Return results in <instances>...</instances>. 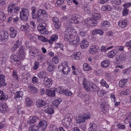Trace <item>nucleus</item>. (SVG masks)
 Segmentation results:
<instances>
[{
    "label": "nucleus",
    "instance_id": "nucleus-1",
    "mask_svg": "<svg viewBox=\"0 0 131 131\" xmlns=\"http://www.w3.org/2000/svg\"><path fill=\"white\" fill-rule=\"evenodd\" d=\"M77 32L73 27H68L65 30V39L69 42L70 45L74 46L79 44L80 41L78 37L76 36Z\"/></svg>",
    "mask_w": 131,
    "mask_h": 131
},
{
    "label": "nucleus",
    "instance_id": "nucleus-2",
    "mask_svg": "<svg viewBox=\"0 0 131 131\" xmlns=\"http://www.w3.org/2000/svg\"><path fill=\"white\" fill-rule=\"evenodd\" d=\"M19 52L18 57L15 55H12L11 56L10 58L12 60L13 59L15 62V64L16 66L20 65L21 63V61L25 58V53L23 47H21L19 49Z\"/></svg>",
    "mask_w": 131,
    "mask_h": 131
},
{
    "label": "nucleus",
    "instance_id": "nucleus-3",
    "mask_svg": "<svg viewBox=\"0 0 131 131\" xmlns=\"http://www.w3.org/2000/svg\"><path fill=\"white\" fill-rule=\"evenodd\" d=\"M12 80H14L12 83V86L15 88L19 87V85L18 84V76L17 74V71L14 70L12 72Z\"/></svg>",
    "mask_w": 131,
    "mask_h": 131
},
{
    "label": "nucleus",
    "instance_id": "nucleus-4",
    "mask_svg": "<svg viewBox=\"0 0 131 131\" xmlns=\"http://www.w3.org/2000/svg\"><path fill=\"white\" fill-rule=\"evenodd\" d=\"M85 115L84 116L77 117L76 118V122L80 124L81 123H83L85 122V121L90 119L91 117V114L90 113H88L86 114H84Z\"/></svg>",
    "mask_w": 131,
    "mask_h": 131
},
{
    "label": "nucleus",
    "instance_id": "nucleus-5",
    "mask_svg": "<svg viewBox=\"0 0 131 131\" xmlns=\"http://www.w3.org/2000/svg\"><path fill=\"white\" fill-rule=\"evenodd\" d=\"M93 18H88L84 20L85 23L87 24H89L90 26H95L97 25V19L99 17H92Z\"/></svg>",
    "mask_w": 131,
    "mask_h": 131
},
{
    "label": "nucleus",
    "instance_id": "nucleus-6",
    "mask_svg": "<svg viewBox=\"0 0 131 131\" xmlns=\"http://www.w3.org/2000/svg\"><path fill=\"white\" fill-rule=\"evenodd\" d=\"M62 67V69L61 70V71L64 74H67L70 70V68L68 66V63L67 62H63L62 63V65L59 66H58L59 69H60Z\"/></svg>",
    "mask_w": 131,
    "mask_h": 131
},
{
    "label": "nucleus",
    "instance_id": "nucleus-7",
    "mask_svg": "<svg viewBox=\"0 0 131 131\" xmlns=\"http://www.w3.org/2000/svg\"><path fill=\"white\" fill-rule=\"evenodd\" d=\"M72 118L70 117L65 118L62 121V125L67 128H69L72 125Z\"/></svg>",
    "mask_w": 131,
    "mask_h": 131
},
{
    "label": "nucleus",
    "instance_id": "nucleus-8",
    "mask_svg": "<svg viewBox=\"0 0 131 131\" xmlns=\"http://www.w3.org/2000/svg\"><path fill=\"white\" fill-rule=\"evenodd\" d=\"M8 34L6 31L4 30L0 31V40L3 42H6L8 39Z\"/></svg>",
    "mask_w": 131,
    "mask_h": 131
},
{
    "label": "nucleus",
    "instance_id": "nucleus-9",
    "mask_svg": "<svg viewBox=\"0 0 131 131\" xmlns=\"http://www.w3.org/2000/svg\"><path fill=\"white\" fill-rule=\"evenodd\" d=\"M83 20V17H68V22L70 23L78 24Z\"/></svg>",
    "mask_w": 131,
    "mask_h": 131
},
{
    "label": "nucleus",
    "instance_id": "nucleus-10",
    "mask_svg": "<svg viewBox=\"0 0 131 131\" xmlns=\"http://www.w3.org/2000/svg\"><path fill=\"white\" fill-rule=\"evenodd\" d=\"M9 111V108L6 103L2 102L0 103V112L5 113Z\"/></svg>",
    "mask_w": 131,
    "mask_h": 131
},
{
    "label": "nucleus",
    "instance_id": "nucleus-11",
    "mask_svg": "<svg viewBox=\"0 0 131 131\" xmlns=\"http://www.w3.org/2000/svg\"><path fill=\"white\" fill-rule=\"evenodd\" d=\"M89 51L90 54H94L100 52V49L99 46L95 45H92L90 47Z\"/></svg>",
    "mask_w": 131,
    "mask_h": 131
},
{
    "label": "nucleus",
    "instance_id": "nucleus-12",
    "mask_svg": "<svg viewBox=\"0 0 131 131\" xmlns=\"http://www.w3.org/2000/svg\"><path fill=\"white\" fill-rule=\"evenodd\" d=\"M111 26L110 22L107 21H104L101 24V27L103 30H107L109 27Z\"/></svg>",
    "mask_w": 131,
    "mask_h": 131
},
{
    "label": "nucleus",
    "instance_id": "nucleus-13",
    "mask_svg": "<svg viewBox=\"0 0 131 131\" xmlns=\"http://www.w3.org/2000/svg\"><path fill=\"white\" fill-rule=\"evenodd\" d=\"M46 23H42L38 25L37 28V29L41 33L43 34L46 31Z\"/></svg>",
    "mask_w": 131,
    "mask_h": 131
},
{
    "label": "nucleus",
    "instance_id": "nucleus-14",
    "mask_svg": "<svg viewBox=\"0 0 131 131\" xmlns=\"http://www.w3.org/2000/svg\"><path fill=\"white\" fill-rule=\"evenodd\" d=\"M52 80L51 78L45 77L44 78L43 82L45 85L47 87H50L52 84Z\"/></svg>",
    "mask_w": 131,
    "mask_h": 131
},
{
    "label": "nucleus",
    "instance_id": "nucleus-15",
    "mask_svg": "<svg viewBox=\"0 0 131 131\" xmlns=\"http://www.w3.org/2000/svg\"><path fill=\"white\" fill-rule=\"evenodd\" d=\"M118 25L120 27L125 28L127 25V20L125 19L119 20L118 22Z\"/></svg>",
    "mask_w": 131,
    "mask_h": 131
},
{
    "label": "nucleus",
    "instance_id": "nucleus-16",
    "mask_svg": "<svg viewBox=\"0 0 131 131\" xmlns=\"http://www.w3.org/2000/svg\"><path fill=\"white\" fill-rule=\"evenodd\" d=\"M21 11L20 12V16H29V10L25 8H22Z\"/></svg>",
    "mask_w": 131,
    "mask_h": 131
},
{
    "label": "nucleus",
    "instance_id": "nucleus-17",
    "mask_svg": "<svg viewBox=\"0 0 131 131\" xmlns=\"http://www.w3.org/2000/svg\"><path fill=\"white\" fill-rule=\"evenodd\" d=\"M80 46L82 49H85L89 45V42L86 39H84L80 42Z\"/></svg>",
    "mask_w": 131,
    "mask_h": 131
},
{
    "label": "nucleus",
    "instance_id": "nucleus-18",
    "mask_svg": "<svg viewBox=\"0 0 131 131\" xmlns=\"http://www.w3.org/2000/svg\"><path fill=\"white\" fill-rule=\"evenodd\" d=\"M10 31V36L11 37L14 38L17 35V32L13 27H10L9 28Z\"/></svg>",
    "mask_w": 131,
    "mask_h": 131
},
{
    "label": "nucleus",
    "instance_id": "nucleus-19",
    "mask_svg": "<svg viewBox=\"0 0 131 131\" xmlns=\"http://www.w3.org/2000/svg\"><path fill=\"white\" fill-rule=\"evenodd\" d=\"M47 126V123L45 120H42L40 121L38 124V126L40 128L41 127L42 128V129L44 130H45Z\"/></svg>",
    "mask_w": 131,
    "mask_h": 131
},
{
    "label": "nucleus",
    "instance_id": "nucleus-20",
    "mask_svg": "<svg viewBox=\"0 0 131 131\" xmlns=\"http://www.w3.org/2000/svg\"><path fill=\"white\" fill-rule=\"evenodd\" d=\"M88 129L89 131H97L96 125L93 123H90Z\"/></svg>",
    "mask_w": 131,
    "mask_h": 131
},
{
    "label": "nucleus",
    "instance_id": "nucleus-21",
    "mask_svg": "<svg viewBox=\"0 0 131 131\" xmlns=\"http://www.w3.org/2000/svg\"><path fill=\"white\" fill-rule=\"evenodd\" d=\"M58 36L57 34L52 35L50 37V39L48 40V42L50 44H52L53 42L56 41L58 39Z\"/></svg>",
    "mask_w": 131,
    "mask_h": 131
},
{
    "label": "nucleus",
    "instance_id": "nucleus-22",
    "mask_svg": "<svg viewBox=\"0 0 131 131\" xmlns=\"http://www.w3.org/2000/svg\"><path fill=\"white\" fill-rule=\"evenodd\" d=\"M117 53V51L116 49H113L110 51L107 54V56L110 58H113L115 56Z\"/></svg>",
    "mask_w": 131,
    "mask_h": 131
},
{
    "label": "nucleus",
    "instance_id": "nucleus-23",
    "mask_svg": "<svg viewBox=\"0 0 131 131\" xmlns=\"http://www.w3.org/2000/svg\"><path fill=\"white\" fill-rule=\"evenodd\" d=\"M38 119V118L36 116L30 117L27 121V123L31 125L36 122Z\"/></svg>",
    "mask_w": 131,
    "mask_h": 131
},
{
    "label": "nucleus",
    "instance_id": "nucleus-24",
    "mask_svg": "<svg viewBox=\"0 0 131 131\" xmlns=\"http://www.w3.org/2000/svg\"><path fill=\"white\" fill-rule=\"evenodd\" d=\"M46 102L43 100H38L36 102V105L38 107H40L42 106H44L46 105Z\"/></svg>",
    "mask_w": 131,
    "mask_h": 131
},
{
    "label": "nucleus",
    "instance_id": "nucleus-25",
    "mask_svg": "<svg viewBox=\"0 0 131 131\" xmlns=\"http://www.w3.org/2000/svg\"><path fill=\"white\" fill-rule=\"evenodd\" d=\"M110 64V61L108 60L102 61L101 63V67L106 68L108 67Z\"/></svg>",
    "mask_w": 131,
    "mask_h": 131
},
{
    "label": "nucleus",
    "instance_id": "nucleus-26",
    "mask_svg": "<svg viewBox=\"0 0 131 131\" xmlns=\"http://www.w3.org/2000/svg\"><path fill=\"white\" fill-rule=\"evenodd\" d=\"M82 83L85 89L87 90L89 89L90 85L88 80L86 78H84L83 81Z\"/></svg>",
    "mask_w": 131,
    "mask_h": 131
},
{
    "label": "nucleus",
    "instance_id": "nucleus-27",
    "mask_svg": "<svg viewBox=\"0 0 131 131\" xmlns=\"http://www.w3.org/2000/svg\"><path fill=\"white\" fill-rule=\"evenodd\" d=\"M29 89L32 93L36 94L38 91L37 88L34 86V85L32 84H30L28 86Z\"/></svg>",
    "mask_w": 131,
    "mask_h": 131
},
{
    "label": "nucleus",
    "instance_id": "nucleus-28",
    "mask_svg": "<svg viewBox=\"0 0 131 131\" xmlns=\"http://www.w3.org/2000/svg\"><path fill=\"white\" fill-rule=\"evenodd\" d=\"M8 96L7 94H4V92L0 90V100L3 101L8 99Z\"/></svg>",
    "mask_w": 131,
    "mask_h": 131
},
{
    "label": "nucleus",
    "instance_id": "nucleus-29",
    "mask_svg": "<svg viewBox=\"0 0 131 131\" xmlns=\"http://www.w3.org/2000/svg\"><path fill=\"white\" fill-rule=\"evenodd\" d=\"M16 111L18 115L21 114L23 116L25 114V111L23 110L22 107L20 105L17 106Z\"/></svg>",
    "mask_w": 131,
    "mask_h": 131
},
{
    "label": "nucleus",
    "instance_id": "nucleus-30",
    "mask_svg": "<svg viewBox=\"0 0 131 131\" xmlns=\"http://www.w3.org/2000/svg\"><path fill=\"white\" fill-rule=\"evenodd\" d=\"M23 92L21 91H17L15 94L14 97L16 100H18L20 98H22L23 96Z\"/></svg>",
    "mask_w": 131,
    "mask_h": 131
},
{
    "label": "nucleus",
    "instance_id": "nucleus-31",
    "mask_svg": "<svg viewBox=\"0 0 131 131\" xmlns=\"http://www.w3.org/2000/svg\"><path fill=\"white\" fill-rule=\"evenodd\" d=\"M128 82L127 79H123L119 81V86L121 88H123L125 86Z\"/></svg>",
    "mask_w": 131,
    "mask_h": 131
},
{
    "label": "nucleus",
    "instance_id": "nucleus-32",
    "mask_svg": "<svg viewBox=\"0 0 131 131\" xmlns=\"http://www.w3.org/2000/svg\"><path fill=\"white\" fill-rule=\"evenodd\" d=\"M46 94L50 97H54L55 95V90H54L52 91L49 90H47Z\"/></svg>",
    "mask_w": 131,
    "mask_h": 131
},
{
    "label": "nucleus",
    "instance_id": "nucleus-33",
    "mask_svg": "<svg viewBox=\"0 0 131 131\" xmlns=\"http://www.w3.org/2000/svg\"><path fill=\"white\" fill-rule=\"evenodd\" d=\"M99 89V87L94 84L90 85L87 91L90 90L92 92H96Z\"/></svg>",
    "mask_w": 131,
    "mask_h": 131
},
{
    "label": "nucleus",
    "instance_id": "nucleus-34",
    "mask_svg": "<svg viewBox=\"0 0 131 131\" xmlns=\"http://www.w3.org/2000/svg\"><path fill=\"white\" fill-rule=\"evenodd\" d=\"M81 55V53L80 52H74L72 55V57L73 59L78 60L80 59Z\"/></svg>",
    "mask_w": 131,
    "mask_h": 131
},
{
    "label": "nucleus",
    "instance_id": "nucleus-35",
    "mask_svg": "<svg viewBox=\"0 0 131 131\" xmlns=\"http://www.w3.org/2000/svg\"><path fill=\"white\" fill-rule=\"evenodd\" d=\"M47 13L46 12V11L43 9H40L37 13L36 14V16H41L42 15H44L46 16Z\"/></svg>",
    "mask_w": 131,
    "mask_h": 131
},
{
    "label": "nucleus",
    "instance_id": "nucleus-36",
    "mask_svg": "<svg viewBox=\"0 0 131 131\" xmlns=\"http://www.w3.org/2000/svg\"><path fill=\"white\" fill-rule=\"evenodd\" d=\"M61 101V100L60 99L55 100L53 102L52 106H53L57 107Z\"/></svg>",
    "mask_w": 131,
    "mask_h": 131
},
{
    "label": "nucleus",
    "instance_id": "nucleus-37",
    "mask_svg": "<svg viewBox=\"0 0 131 131\" xmlns=\"http://www.w3.org/2000/svg\"><path fill=\"white\" fill-rule=\"evenodd\" d=\"M30 26L28 23H26L24 25L21 26L20 29L24 31H26L29 29Z\"/></svg>",
    "mask_w": 131,
    "mask_h": 131
},
{
    "label": "nucleus",
    "instance_id": "nucleus-38",
    "mask_svg": "<svg viewBox=\"0 0 131 131\" xmlns=\"http://www.w3.org/2000/svg\"><path fill=\"white\" fill-rule=\"evenodd\" d=\"M112 9V7L110 5H105L102 6L101 9L102 10L110 11Z\"/></svg>",
    "mask_w": 131,
    "mask_h": 131
},
{
    "label": "nucleus",
    "instance_id": "nucleus-39",
    "mask_svg": "<svg viewBox=\"0 0 131 131\" xmlns=\"http://www.w3.org/2000/svg\"><path fill=\"white\" fill-rule=\"evenodd\" d=\"M97 91V95L99 96L102 97L106 93V91L105 90H98Z\"/></svg>",
    "mask_w": 131,
    "mask_h": 131
},
{
    "label": "nucleus",
    "instance_id": "nucleus-40",
    "mask_svg": "<svg viewBox=\"0 0 131 131\" xmlns=\"http://www.w3.org/2000/svg\"><path fill=\"white\" fill-rule=\"evenodd\" d=\"M83 68L84 70L85 71H88L92 69V68L89 66L87 63H86L83 64Z\"/></svg>",
    "mask_w": 131,
    "mask_h": 131
},
{
    "label": "nucleus",
    "instance_id": "nucleus-41",
    "mask_svg": "<svg viewBox=\"0 0 131 131\" xmlns=\"http://www.w3.org/2000/svg\"><path fill=\"white\" fill-rule=\"evenodd\" d=\"M19 40H17L15 44H14L12 48V51H16V49L19 47Z\"/></svg>",
    "mask_w": 131,
    "mask_h": 131
},
{
    "label": "nucleus",
    "instance_id": "nucleus-42",
    "mask_svg": "<svg viewBox=\"0 0 131 131\" xmlns=\"http://www.w3.org/2000/svg\"><path fill=\"white\" fill-rule=\"evenodd\" d=\"M32 103V101L31 99L29 98H27L25 100V103L27 107L30 106Z\"/></svg>",
    "mask_w": 131,
    "mask_h": 131
},
{
    "label": "nucleus",
    "instance_id": "nucleus-43",
    "mask_svg": "<svg viewBox=\"0 0 131 131\" xmlns=\"http://www.w3.org/2000/svg\"><path fill=\"white\" fill-rule=\"evenodd\" d=\"M84 10L86 14H90L91 13V9L89 6L86 5L84 6Z\"/></svg>",
    "mask_w": 131,
    "mask_h": 131
},
{
    "label": "nucleus",
    "instance_id": "nucleus-44",
    "mask_svg": "<svg viewBox=\"0 0 131 131\" xmlns=\"http://www.w3.org/2000/svg\"><path fill=\"white\" fill-rule=\"evenodd\" d=\"M100 83L102 86L108 88L109 87V85L106 83V82L103 79H102L100 82Z\"/></svg>",
    "mask_w": 131,
    "mask_h": 131
},
{
    "label": "nucleus",
    "instance_id": "nucleus-45",
    "mask_svg": "<svg viewBox=\"0 0 131 131\" xmlns=\"http://www.w3.org/2000/svg\"><path fill=\"white\" fill-rule=\"evenodd\" d=\"M40 65L39 63L37 61H35L34 64V66L32 67V69L34 70L38 69Z\"/></svg>",
    "mask_w": 131,
    "mask_h": 131
},
{
    "label": "nucleus",
    "instance_id": "nucleus-46",
    "mask_svg": "<svg viewBox=\"0 0 131 131\" xmlns=\"http://www.w3.org/2000/svg\"><path fill=\"white\" fill-rule=\"evenodd\" d=\"M45 112L50 114H51L54 113V110L51 108H48L47 109L45 110Z\"/></svg>",
    "mask_w": 131,
    "mask_h": 131
},
{
    "label": "nucleus",
    "instance_id": "nucleus-47",
    "mask_svg": "<svg viewBox=\"0 0 131 131\" xmlns=\"http://www.w3.org/2000/svg\"><path fill=\"white\" fill-rule=\"evenodd\" d=\"M38 39L43 42H46L48 41V39L44 37L40 36H38Z\"/></svg>",
    "mask_w": 131,
    "mask_h": 131
},
{
    "label": "nucleus",
    "instance_id": "nucleus-48",
    "mask_svg": "<svg viewBox=\"0 0 131 131\" xmlns=\"http://www.w3.org/2000/svg\"><path fill=\"white\" fill-rule=\"evenodd\" d=\"M65 0H58L55 3V6L57 7H59L63 4Z\"/></svg>",
    "mask_w": 131,
    "mask_h": 131
},
{
    "label": "nucleus",
    "instance_id": "nucleus-49",
    "mask_svg": "<svg viewBox=\"0 0 131 131\" xmlns=\"http://www.w3.org/2000/svg\"><path fill=\"white\" fill-rule=\"evenodd\" d=\"M130 93V91L129 89H126L125 91H123L120 92V95H126L129 94Z\"/></svg>",
    "mask_w": 131,
    "mask_h": 131
},
{
    "label": "nucleus",
    "instance_id": "nucleus-50",
    "mask_svg": "<svg viewBox=\"0 0 131 131\" xmlns=\"http://www.w3.org/2000/svg\"><path fill=\"white\" fill-rule=\"evenodd\" d=\"M63 94L67 96H70L72 95V93L71 91L68 90H64L63 92Z\"/></svg>",
    "mask_w": 131,
    "mask_h": 131
},
{
    "label": "nucleus",
    "instance_id": "nucleus-51",
    "mask_svg": "<svg viewBox=\"0 0 131 131\" xmlns=\"http://www.w3.org/2000/svg\"><path fill=\"white\" fill-rule=\"evenodd\" d=\"M107 106V105H106V104L105 103H102L100 105V108H101V111L102 112H104L105 109V106Z\"/></svg>",
    "mask_w": 131,
    "mask_h": 131
},
{
    "label": "nucleus",
    "instance_id": "nucleus-52",
    "mask_svg": "<svg viewBox=\"0 0 131 131\" xmlns=\"http://www.w3.org/2000/svg\"><path fill=\"white\" fill-rule=\"evenodd\" d=\"M131 121V117L129 115L127 116L125 119L124 122L126 124H128Z\"/></svg>",
    "mask_w": 131,
    "mask_h": 131
},
{
    "label": "nucleus",
    "instance_id": "nucleus-53",
    "mask_svg": "<svg viewBox=\"0 0 131 131\" xmlns=\"http://www.w3.org/2000/svg\"><path fill=\"white\" fill-rule=\"evenodd\" d=\"M126 55L123 54H121L119 56V59L121 61H123L126 59Z\"/></svg>",
    "mask_w": 131,
    "mask_h": 131
},
{
    "label": "nucleus",
    "instance_id": "nucleus-54",
    "mask_svg": "<svg viewBox=\"0 0 131 131\" xmlns=\"http://www.w3.org/2000/svg\"><path fill=\"white\" fill-rule=\"evenodd\" d=\"M63 47V45L60 43H57L56 44L55 48H60L62 50Z\"/></svg>",
    "mask_w": 131,
    "mask_h": 131
},
{
    "label": "nucleus",
    "instance_id": "nucleus-55",
    "mask_svg": "<svg viewBox=\"0 0 131 131\" xmlns=\"http://www.w3.org/2000/svg\"><path fill=\"white\" fill-rule=\"evenodd\" d=\"M116 126L120 129H125L126 127L125 126L121 124L120 123H119L116 124Z\"/></svg>",
    "mask_w": 131,
    "mask_h": 131
},
{
    "label": "nucleus",
    "instance_id": "nucleus-56",
    "mask_svg": "<svg viewBox=\"0 0 131 131\" xmlns=\"http://www.w3.org/2000/svg\"><path fill=\"white\" fill-rule=\"evenodd\" d=\"M55 69V67L54 65L50 64L49 65L47 68L48 70L49 71H52Z\"/></svg>",
    "mask_w": 131,
    "mask_h": 131
},
{
    "label": "nucleus",
    "instance_id": "nucleus-57",
    "mask_svg": "<svg viewBox=\"0 0 131 131\" xmlns=\"http://www.w3.org/2000/svg\"><path fill=\"white\" fill-rule=\"evenodd\" d=\"M54 25L55 28L57 29H59L61 27V23L59 21L55 23H54Z\"/></svg>",
    "mask_w": 131,
    "mask_h": 131
},
{
    "label": "nucleus",
    "instance_id": "nucleus-58",
    "mask_svg": "<svg viewBox=\"0 0 131 131\" xmlns=\"http://www.w3.org/2000/svg\"><path fill=\"white\" fill-rule=\"evenodd\" d=\"M125 46H116L115 47V49L118 51H123L124 50V48L125 47Z\"/></svg>",
    "mask_w": 131,
    "mask_h": 131
},
{
    "label": "nucleus",
    "instance_id": "nucleus-59",
    "mask_svg": "<svg viewBox=\"0 0 131 131\" xmlns=\"http://www.w3.org/2000/svg\"><path fill=\"white\" fill-rule=\"evenodd\" d=\"M64 90L61 87H59L56 89V91L58 92L61 94L63 93Z\"/></svg>",
    "mask_w": 131,
    "mask_h": 131
},
{
    "label": "nucleus",
    "instance_id": "nucleus-60",
    "mask_svg": "<svg viewBox=\"0 0 131 131\" xmlns=\"http://www.w3.org/2000/svg\"><path fill=\"white\" fill-rule=\"evenodd\" d=\"M92 16H101V15L98 11L95 10L92 14Z\"/></svg>",
    "mask_w": 131,
    "mask_h": 131
},
{
    "label": "nucleus",
    "instance_id": "nucleus-61",
    "mask_svg": "<svg viewBox=\"0 0 131 131\" xmlns=\"http://www.w3.org/2000/svg\"><path fill=\"white\" fill-rule=\"evenodd\" d=\"M57 126L54 125L51 126L50 127V130L51 131H57Z\"/></svg>",
    "mask_w": 131,
    "mask_h": 131
},
{
    "label": "nucleus",
    "instance_id": "nucleus-62",
    "mask_svg": "<svg viewBox=\"0 0 131 131\" xmlns=\"http://www.w3.org/2000/svg\"><path fill=\"white\" fill-rule=\"evenodd\" d=\"M52 61L55 63H57L59 62V59L57 57H54L52 58Z\"/></svg>",
    "mask_w": 131,
    "mask_h": 131
},
{
    "label": "nucleus",
    "instance_id": "nucleus-63",
    "mask_svg": "<svg viewBox=\"0 0 131 131\" xmlns=\"http://www.w3.org/2000/svg\"><path fill=\"white\" fill-rule=\"evenodd\" d=\"M128 10L126 8H124L123 11V15L124 16H126L128 14Z\"/></svg>",
    "mask_w": 131,
    "mask_h": 131
},
{
    "label": "nucleus",
    "instance_id": "nucleus-64",
    "mask_svg": "<svg viewBox=\"0 0 131 131\" xmlns=\"http://www.w3.org/2000/svg\"><path fill=\"white\" fill-rule=\"evenodd\" d=\"M125 46L128 48V50L131 49V40L126 42L125 44Z\"/></svg>",
    "mask_w": 131,
    "mask_h": 131
}]
</instances>
